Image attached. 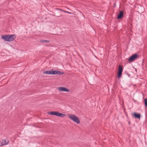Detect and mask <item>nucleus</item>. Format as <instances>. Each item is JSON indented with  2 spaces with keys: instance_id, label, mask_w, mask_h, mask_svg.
Masks as SVG:
<instances>
[{
  "instance_id": "obj_18",
  "label": "nucleus",
  "mask_w": 147,
  "mask_h": 147,
  "mask_svg": "<svg viewBox=\"0 0 147 147\" xmlns=\"http://www.w3.org/2000/svg\"><path fill=\"white\" fill-rule=\"evenodd\" d=\"M56 9L59 10V8H56Z\"/></svg>"
},
{
  "instance_id": "obj_6",
  "label": "nucleus",
  "mask_w": 147,
  "mask_h": 147,
  "mask_svg": "<svg viewBox=\"0 0 147 147\" xmlns=\"http://www.w3.org/2000/svg\"><path fill=\"white\" fill-rule=\"evenodd\" d=\"M9 141L7 139L3 140L1 142H0V146L7 144L9 143Z\"/></svg>"
},
{
  "instance_id": "obj_15",
  "label": "nucleus",
  "mask_w": 147,
  "mask_h": 147,
  "mask_svg": "<svg viewBox=\"0 0 147 147\" xmlns=\"http://www.w3.org/2000/svg\"><path fill=\"white\" fill-rule=\"evenodd\" d=\"M63 11L64 12H65V13H67V11H66L65 10H63Z\"/></svg>"
},
{
  "instance_id": "obj_12",
  "label": "nucleus",
  "mask_w": 147,
  "mask_h": 147,
  "mask_svg": "<svg viewBox=\"0 0 147 147\" xmlns=\"http://www.w3.org/2000/svg\"><path fill=\"white\" fill-rule=\"evenodd\" d=\"M66 115L65 114L61 113H59L58 114V117H64L66 116Z\"/></svg>"
},
{
  "instance_id": "obj_9",
  "label": "nucleus",
  "mask_w": 147,
  "mask_h": 147,
  "mask_svg": "<svg viewBox=\"0 0 147 147\" xmlns=\"http://www.w3.org/2000/svg\"><path fill=\"white\" fill-rule=\"evenodd\" d=\"M133 116L135 118L138 119H140L141 116L140 113H133Z\"/></svg>"
},
{
  "instance_id": "obj_10",
  "label": "nucleus",
  "mask_w": 147,
  "mask_h": 147,
  "mask_svg": "<svg viewBox=\"0 0 147 147\" xmlns=\"http://www.w3.org/2000/svg\"><path fill=\"white\" fill-rule=\"evenodd\" d=\"M59 112L57 111H51L48 112V113L50 115L58 116Z\"/></svg>"
},
{
  "instance_id": "obj_11",
  "label": "nucleus",
  "mask_w": 147,
  "mask_h": 147,
  "mask_svg": "<svg viewBox=\"0 0 147 147\" xmlns=\"http://www.w3.org/2000/svg\"><path fill=\"white\" fill-rule=\"evenodd\" d=\"M64 74V73L63 71H59L56 70V75H63Z\"/></svg>"
},
{
  "instance_id": "obj_16",
  "label": "nucleus",
  "mask_w": 147,
  "mask_h": 147,
  "mask_svg": "<svg viewBox=\"0 0 147 147\" xmlns=\"http://www.w3.org/2000/svg\"><path fill=\"white\" fill-rule=\"evenodd\" d=\"M67 13H71V12H69L68 11H67Z\"/></svg>"
},
{
  "instance_id": "obj_8",
  "label": "nucleus",
  "mask_w": 147,
  "mask_h": 147,
  "mask_svg": "<svg viewBox=\"0 0 147 147\" xmlns=\"http://www.w3.org/2000/svg\"><path fill=\"white\" fill-rule=\"evenodd\" d=\"M123 12L122 11H119V13L118 15L117 18L118 19H121L123 16Z\"/></svg>"
},
{
  "instance_id": "obj_19",
  "label": "nucleus",
  "mask_w": 147,
  "mask_h": 147,
  "mask_svg": "<svg viewBox=\"0 0 147 147\" xmlns=\"http://www.w3.org/2000/svg\"><path fill=\"white\" fill-rule=\"evenodd\" d=\"M146 67L147 68V64L146 65Z\"/></svg>"
},
{
  "instance_id": "obj_5",
  "label": "nucleus",
  "mask_w": 147,
  "mask_h": 147,
  "mask_svg": "<svg viewBox=\"0 0 147 147\" xmlns=\"http://www.w3.org/2000/svg\"><path fill=\"white\" fill-rule=\"evenodd\" d=\"M43 73L45 74H48L50 75H56V70H47L43 72Z\"/></svg>"
},
{
  "instance_id": "obj_4",
  "label": "nucleus",
  "mask_w": 147,
  "mask_h": 147,
  "mask_svg": "<svg viewBox=\"0 0 147 147\" xmlns=\"http://www.w3.org/2000/svg\"><path fill=\"white\" fill-rule=\"evenodd\" d=\"M123 67L121 65H119L118 66V70L117 72V78H120L121 76L123 70Z\"/></svg>"
},
{
  "instance_id": "obj_7",
  "label": "nucleus",
  "mask_w": 147,
  "mask_h": 147,
  "mask_svg": "<svg viewBox=\"0 0 147 147\" xmlns=\"http://www.w3.org/2000/svg\"><path fill=\"white\" fill-rule=\"evenodd\" d=\"M58 89L60 91L66 92H69V90L68 89L64 87H59L58 88Z\"/></svg>"
},
{
  "instance_id": "obj_13",
  "label": "nucleus",
  "mask_w": 147,
  "mask_h": 147,
  "mask_svg": "<svg viewBox=\"0 0 147 147\" xmlns=\"http://www.w3.org/2000/svg\"><path fill=\"white\" fill-rule=\"evenodd\" d=\"M145 106L147 107V98H145L144 100Z\"/></svg>"
},
{
  "instance_id": "obj_17",
  "label": "nucleus",
  "mask_w": 147,
  "mask_h": 147,
  "mask_svg": "<svg viewBox=\"0 0 147 147\" xmlns=\"http://www.w3.org/2000/svg\"><path fill=\"white\" fill-rule=\"evenodd\" d=\"M59 10L60 11H63V10L61 9H59Z\"/></svg>"
},
{
  "instance_id": "obj_3",
  "label": "nucleus",
  "mask_w": 147,
  "mask_h": 147,
  "mask_svg": "<svg viewBox=\"0 0 147 147\" xmlns=\"http://www.w3.org/2000/svg\"><path fill=\"white\" fill-rule=\"evenodd\" d=\"M138 57V55L137 54H133L131 56L129 57L128 59V61L129 63L133 62Z\"/></svg>"
},
{
  "instance_id": "obj_2",
  "label": "nucleus",
  "mask_w": 147,
  "mask_h": 147,
  "mask_svg": "<svg viewBox=\"0 0 147 147\" xmlns=\"http://www.w3.org/2000/svg\"><path fill=\"white\" fill-rule=\"evenodd\" d=\"M69 118L74 122L77 124H79L80 123L79 119L75 115H69Z\"/></svg>"
},
{
  "instance_id": "obj_1",
  "label": "nucleus",
  "mask_w": 147,
  "mask_h": 147,
  "mask_svg": "<svg viewBox=\"0 0 147 147\" xmlns=\"http://www.w3.org/2000/svg\"><path fill=\"white\" fill-rule=\"evenodd\" d=\"M16 37V36L15 34L5 35H2L1 38L6 41L10 42L14 40Z\"/></svg>"
},
{
  "instance_id": "obj_14",
  "label": "nucleus",
  "mask_w": 147,
  "mask_h": 147,
  "mask_svg": "<svg viewBox=\"0 0 147 147\" xmlns=\"http://www.w3.org/2000/svg\"><path fill=\"white\" fill-rule=\"evenodd\" d=\"M40 42H50L49 40H40Z\"/></svg>"
}]
</instances>
